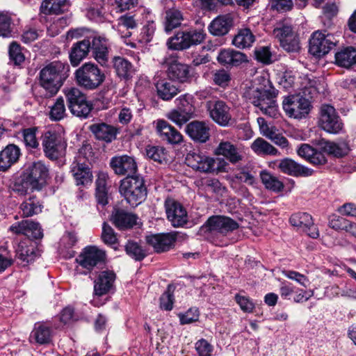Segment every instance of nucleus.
Here are the masks:
<instances>
[{
    "instance_id": "nucleus-15",
    "label": "nucleus",
    "mask_w": 356,
    "mask_h": 356,
    "mask_svg": "<svg viewBox=\"0 0 356 356\" xmlns=\"http://www.w3.org/2000/svg\"><path fill=\"white\" fill-rule=\"evenodd\" d=\"M165 209L168 220L175 227H182L188 222V214L185 208L177 201L168 198L165 201Z\"/></svg>"
},
{
    "instance_id": "nucleus-13",
    "label": "nucleus",
    "mask_w": 356,
    "mask_h": 356,
    "mask_svg": "<svg viewBox=\"0 0 356 356\" xmlns=\"http://www.w3.org/2000/svg\"><path fill=\"white\" fill-rule=\"evenodd\" d=\"M202 227L210 232H216L225 236L237 229L239 225L229 217L214 216L210 217Z\"/></svg>"
},
{
    "instance_id": "nucleus-58",
    "label": "nucleus",
    "mask_w": 356,
    "mask_h": 356,
    "mask_svg": "<svg viewBox=\"0 0 356 356\" xmlns=\"http://www.w3.org/2000/svg\"><path fill=\"white\" fill-rule=\"evenodd\" d=\"M213 80L218 86L225 88L231 81V74L225 70H220L215 72Z\"/></svg>"
},
{
    "instance_id": "nucleus-51",
    "label": "nucleus",
    "mask_w": 356,
    "mask_h": 356,
    "mask_svg": "<svg viewBox=\"0 0 356 356\" xmlns=\"http://www.w3.org/2000/svg\"><path fill=\"white\" fill-rule=\"evenodd\" d=\"M127 254L136 261H142L146 256V252L137 242L129 241L125 245Z\"/></svg>"
},
{
    "instance_id": "nucleus-17",
    "label": "nucleus",
    "mask_w": 356,
    "mask_h": 356,
    "mask_svg": "<svg viewBox=\"0 0 356 356\" xmlns=\"http://www.w3.org/2000/svg\"><path fill=\"white\" fill-rule=\"evenodd\" d=\"M210 117L218 124L227 127L232 121L229 107L222 101L209 102L207 104Z\"/></svg>"
},
{
    "instance_id": "nucleus-10",
    "label": "nucleus",
    "mask_w": 356,
    "mask_h": 356,
    "mask_svg": "<svg viewBox=\"0 0 356 356\" xmlns=\"http://www.w3.org/2000/svg\"><path fill=\"white\" fill-rule=\"evenodd\" d=\"M337 40L332 34L316 31L309 38V52L317 57L325 56L337 45Z\"/></svg>"
},
{
    "instance_id": "nucleus-18",
    "label": "nucleus",
    "mask_w": 356,
    "mask_h": 356,
    "mask_svg": "<svg viewBox=\"0 0 356 356\" xmlns=\"http://www.w3.org/2000/svg\"><path fill=\"white\" fill-rule=\"evenodd\" d=\"M10 230L17 234L25 235L31 239H40L43 237L40 224L31 220L15 222L10 227Z\"/></svg>"
},
{
    "instance_id": "nucleus-9",
    "label": "nucleus",
    "mask_w": 356,
    "mask_h": 356,
    "mask_svg": "<svg viewBox=\"0 0 356 356\" xmlns=\"http://www.w3.org/2000/svg\"><path fill=\"white\" fill-rule=\"evenodd\" d=\"M65 97L72 115L83 119L88 118L93 109V104L87 99L86 95L81 90H66Z\"/></svg>"
},
{
    "instance_id": "nucleus-25",
    "label": "nucleus",
    "mask_w": 356,
    "mask_h": 356,
    "mask_svg": "<svg viewBox=\"0 0 356 356\" xmlns=\"http://www.w3.org/2000/svg\"><path fill=\"white\" fill-rule=\"evenodd\" d=\"M156 129L162 140L170 144H179L183 140L182 135L165 120H157Z\"/></svg>"
},
{
    "instance_id": "nucleus-35",
    "label": "nucleus",
    "mask_w": 356,
    "mask_h": 356,
    "mask_svg": "<svg viewBox=\"0 0 356 356\" xmlns=\"http://www.w3.org/2000/svg\"><path fill=\"white\" fill-rule=\"evenodd\" d=\"M335 63L341 67L348 68L356 64V49L347 47L335 54Z\"/></svg>"
},
{
    "instance_id": "nucleus-40",
    "label": "nucleus",
    "mask_w": 356,
    "mask_h": 356,
    "mask_svg": "<svg viewBox=\"0 0 356 356\" xmlns=\"http://www.w3.org/2000/svg\"><path fill=\"white\" fill-rule=\"evenodd\" d=\"M276 90H253L252 103L260 109L276 101Z\"/></svg>"
},
{
    "instance_id": "nucleus-50",
    "label": "nucleus",
    "mask_w": 356,
    "mask_h": 356,
    "mask_svg": "<svg viewBox=\"0 0 356 356\" xmlns=\"http://www.w3.org/2000/svg\"><path fill=\"white\" fill-rule=\"evenodd\" d=\"M264 135L271 140L276 145L282 147V148L288 146L287 139L281 134L276 132V129L274 127H269L267 124L262 126Z\"/></svg>"
},
{
    "instance_id": "nucleus-53",
    "label": "nucleus",
    "mask_w": 356,
    "mask_h": 356,
    "mask_svg": "<svg viewBox=\"0 0 356 356\" xmlns=\"http://www.w3.org/2000/svg\"><path fill=\"white\" fill-rule=\"evenodd\" d=\"M11 17L7 14L0 13V36L3 38L13 37Z\"/></svg>"
},
{
    "instance_id": "nucleus-3",
    "label": "nucleus",
    "mask_w": 356,
    "mask_h": 356,
    "mask_svg": "<svg viewBox=\"0 0 356 356\" xmlns=\"http://www.w3.org/2000/svg\"><path fill=\"white\" fill-rule=\"evenodd\" d=\"M120 192L130 205H138L147 196V188L143 177L134 175L123 179L120 186Z\"/></svg>"
},
{
    "instance_id": "nucleus-30",
    "label": "nucleus",
    "mask_w": 356,
    "mask_h": 356,
    "mask_svg": "<svg viewBox=\"0 0 356 356\" xmlns=\"http://www.w3.org/2000/svg\"><path fill=\"white\" fill-rule=\"evenodd\" d=\"M297 152L300 157L316 165H322L327 162V159L321 151L314 149L308 144L301 145Z\"/></svg>"
},
{
    "instance_id": "nucleus-33",
    "label": "nucleus",
    "mask_w": 356,
    "mask_h": 356,
    "mask_svg": "<svg viewBox=\"0 0 356 356\" xmlns=\"http://www.w3.org/2000/svg\"><path fill=\"white\" fill-rule=\"evenodd\" d=\"M90 49V43L88 38L75 43L72 47L70 59L73 66H77L80 62L88 55Z\"/></svg>"
},
{
    "instance_id": "nucleus-2",
    "label": "nucleus",
    "mask_w": 356,
    "mask_h": 356,
    "mask_svg": "<svg viewBox=\"0 0 356 356\" xmlns=\"http://www.w3.org/2000/svg\"><path fill=\"white\" fill-rule=\"evenodd\" d=\"M69 65L61 61H53L40 72V83L44 89H60L67 77Z\"/></svg>"
},
{
    "instance_id": "nucleus-61",
    "label": "nucleus",
    "mask_w": 356,
    "mask_h": 356,
    "mask_svg": "<svg viewBox=\"0 0 356 356\" xmlns=\"http://www.w3.org/2000/svg\"><path fill=\"white\" fill-rule=\"evenodd\" d=\"M156 30V24L153 20L147 21L143 26L141 31L142 40L144 42H149L152 40Z\"/></svg>"
},
{
    "instance_id": "nucleus-14",
    "label": "nucleus",
    "mask_w": 356,
    "mask_h": 356,
    "mask_svg": "<svg viewBox=\"0 0 356 356\" xmlns=\"http://www.w3.org/2000/svg\"><path fill=\"white\" fill-rule=\"evenodd\" d=\"M186 163L193 169L202 172H212L216 169L218 172L222 171L220 168H216V162L213 158L200 152L188 153L186 157Z\"/></svg>"
},
{
    "instance_id": "nucleus-44",
    "label": "nucleus",
    "mask_w": 356,
    "mask_h": 356,
    "mask_svg": "<svg viewBox=\"0 0 356 356\" xmlns=\"http://www.w3.org/2000/svg\"><path fill=\"white\" fill-rule=\"evenodd\" d=\"M255 37L251 30L245 28L239 30L232 40V44L240 49L250 47L254 43Z\"/></svg>"
},
{
    "instance_id": "nucleus-1",
    "label": "nucleus",
    "mask_w": 356,
    "mask_h": 356,
    "mask_svg": "<svg viewBox=\"0 0 356 356\" xmlns=\"http://www.w3.org/2000/svg\"><path fill=\"white\" fill-rule=\"evenodd\" d=\"M49 169L40 161L28 165L15 179L13 190L20 195L41 191L47 184Z\"/></svg>"
},
{
    "instance_id": "nucleus-46",
    "label": "nucleus",
    "mask_w": 356,
    "mask_h": 356,
    "mask_svg": "<svg viewBox=\"0 0 356 356\" xmlns=\"http://www.w3.org/2000/svg\"><path fill=\"white\" fill-rule=\"evenodd\" d=\"M252 149L257 154L277 155L278 150L261 138H257L251 145Z\"/></svg>"
},
{
    "instance_id": "nucleus-21",
    "label": "nucleus",
    "mask_w": 356,
    "mask_h": 356,
    "mask_svg": "<svg viewBox=\"0 0 356 356\" xmlns=\"http://www.w3.org/2000/svg\"><path fill=\"white\" fill-rule=\"evenodd\" d=\"M138 217L136 214L122 209H115L111 216V221L119 229H127L136 225Z\"/></svg>"
},
{
    "instance_id": "nucleus-27",
    "label": "nucleus",
    "mask_w": 356,
    "mask_h": 356,
    "mask_svg": "<svg viewBox=\"0 0 356 356\" xmlns=\"http://www.w3.org/2000/svg\"><path fill=\"white\" fill-rule=\"evenodd\" d=\"M278 168L283 173L293 177L310 176L313 173L312 170L289 158L281 160L278 164Z\"/></svg>"
},
{
    "instance_id": "nucleus-32",
    "label": "nucleus",
    "mask_w": 356,
    "mask_h": 356,
    "mask_svg": "<svg viewBox=\"0 0 356 356\" xmlns=\"http://www.w3.org/2000/svg\"><path fill=\"white\" fill-rule=\"evenodd\" d=\"M90 130L98 140L111 143L116 138L117 129L106 123L94 124L90 126Z\"/></svg>"
},
{
    "instance_id": "nucleus-56",
    "label": "nucleus",
    "mask_w": 356,
    "mask_h": 356,
    "mask_svg": "<svg viewBox=\"0 0 356 356\" xmlns=\"http://www.w3.org/2000/svg\"><path fill=\"white\" fill-rule=\"evenodd\" d=\"M102 239L107 245H113L117 242V236L113 229L105 222L102 225Z\"/></svg>"
},
{
    "instance_id": "nucleus-60",
    "label": "nucleus",
    "mask_w": 356,
    "mask_h": 356,
    "mask_svg": "<svg viewBox=\"0 0 356 356\" xmlns=\"http://www.w3.org/2000/svg\"><path fill=\"white\" fill-rule=\"evenodd\" d=\"M179 317L182 325L192 323L198 320L199 312L197 308H191L186 313L179 314Z\"/></svg>"
},
{
    "instance_id": "nucleus-31",
    "label": "nucleus",
    "mask_w": 356,
    "mask_h": 356,
    "mask_svg": "<svg viewBox=\"0 0 356 356\" xmlns=\"http://www.w3.org/2000/svg\"><path fill=\"white\" fill-rule=\"evenodd\" d=\"M216 154L222 155L233 164L242 160L243 154L241 151L230 142H221L216 148Z\"/></svg>"
},
{
    "instance_id": "nucleus-63",
    "label": "nucleus",
    "mask_w": 356,
    "mask_h": 356,
    "mask_svg": "<svg viewBox=\"0 0 356 356\" xmlns=\"http://www.w3.org/2000/svg\"><path fill=\"white\" fill-rule=\"evenodd\" d=\"M174 297L168 289L160 297V308L165 311H170L172 309Z\"/></svg>"
},
{
    "instance_id": "nucleus-48",
    "label": "nucleus",
    "mask_w": 356,
    "mask_h": 356,
    "mask_svg": "<svg viewBox=\"0 0 356 356\" xmlns=\"http://www.w3.org/2000/svg\"><path fill=\"white\" fill-rule=\"evenodd\" d=\"M290 223L293 227H297L303 231L313 224V219L311 215L307 213H296L293 214L290 218Z\"/></svg>"
},
{
    "instance_id": "nucleus-62",
    "label": "nucleus",
    "mask_w": 356,
    "mask_h": 356,
    "mask_svg": "<svg viewBox=\"0 0 356 356\" xmlns=\"http://www.w3.org/2000/svg\"><path fill=\"white\" fill-rule=\"evenodd\" d=\"M255 56L259 61L264 64H270L273 62L272 54L268 47H262L255 50Z\"/></svg>"
},
{
    "instance_id": "nucleus-55",
    "label": "nucleus",
    "mask_w": 356,
    "mask_h": 356,
    "mask_svg": "<svg viewBox=\"0 0 356 356\" xmlns=\"http://www.w3.org/2000/svg\"><path fill=\"white\" fill-rule=\"evenodd\" d=\"M9 56L15 65H20L24 61L25 57L22 53V50L19 44L13 42L9 46Z\"/></svg>"
},
{
    "instance_id": "nucleus-11",
    "label": "nucleus",
    "mask_w": 356,
    "mask_h": 356,
    "mask_svg": "<svg viewBox=\"0 0 356 356\" xmlns=\"http://www.w3.org/2000/svg\"><path fill=\"white\" fill-rule=\"evenodd\" d=\"M318 124L325 131L334 134H339L343 127L336 109L328 104H323L320 107Z\"/></svg>"
},
{
    "instance_id": "nucleus-6",
    "label": "nucleus",
    "mask_w": 356,
    "mask_h": 356,
    "mask_svg": "<svg viewBox=\"0 0 356 356\" xmlns=\"http://www.w3.org/2000/svg\"><path fill=\"white\" fill-rule=\"evenodd\" d=\"M207 34L203 29H191L177 33L168 40V48L173 50H184L191 46L201 44L206 39Z\"/></svg>"
},
{
    "instance_id": "nucleus-34",
    "label": "nucleus",
    "mask_w": 356,
    "mask_h": 356,
    "mask_svg": "<svg viewBox=\"0 0 356 356\" xmlns=\"http://www.w3.org/2000/svg\"><path fill=\"white\" fill-rule=\"evenodd\" d=\"M318 145L322 151L337 158L347 155L350 150L348 144L346 143H335L322 139L319 141Z\"/></svg>"
},
{
    "instance_id": "nucleus-23",
    "label": "nucleus",
    "mask_w": 356,
    "mask_h": 356,
    "mask_svg": "<svg viewBox=\"0 0 356 356\" xmlns=\"http://www.w3.org/2000/svg\"><path fill=\"white\" fill-rule=\"evenodd\" d=\"M146 241L156 252H163L169 250L174 245L176 234L170 233L153 234L147 236Z\"/></svg>"
},
{
    "instance_id": "nucleus-29",
    "label": "nucleus",
    "mask_w": 356,
    "mask_h": 356,
    "mask_svg": "<svg viewBox=\"0 0 356 356\" xmlns=\"http://www.w3.org/2000/svg\"><path fill=\"white\" fill-rule=\"evenodd\" d=\"M20 156L19 148L13 144L7 145L0 152V170L6 171L16 163Z\"/></svg>"
},
{
    "instance_id": "nucleus-64",
    "label": "nucleus",
    "mask_w": 356,
    "mask_h": 356,
    "mask_svg": "<svg viewBox=\"0 0 356 356\" xmlns=\"http://www.w3.org/2000/svg\"><path fill=\"white\" fill-rule=\"evenodd\" d=\"M283 274L287 278L295 280L304 287H307L309 284L307 277L298 272L294 270H284Z\"/></svg>"
},
{
    "instance_id": "nucleus-38",
    "label": "nucleus",
    "mask_w": 356,
    "mask_h": 356,
    "mask_svg": "<svg viewBox=\"0 0 356 356\" xmlns=\"http://www.w3.org/2000/svg\"><path fill=\"white\" fill-rule=\"evenodd\" d=\"M31 337L39 344H47L51 342L52 338L51 327L45 323H36Z\"/></svg>"
},
{
    "instance_id": "nucleus-54",
    "label": "nucleus",
    "mask_w": 356,
    "mask_h": 356,
    "mask_svg": "<svg viewBox=\"0 0 356 356\" xmlns=\"http://www.w3.org/2000/svg\"><path fill=\"white\" fill-rule=\"evenodd\" d=\"M146 155L159 163L165 160V149L159 146L148 145L146 147Z\"/></svg>"
},
{
    "instance_id": "nucleus-20",
    "label": "nucleus",
    "mask_w": 356,
    "mask_h": 356,
    "mask_svg": "<svg viewBox=\"0 0 356 356\" xmlns=\"http://www.w3.org/2000/svg\"><path fill=\"white\" fill-rule=\"evenodd\" d=\"M217 60L223 65L238 67L248 62L246 54L232 49H224L219 52Z\"/></svg>"
},
{
    "instance_id": "nucleus-49",
    "label": "nucleus",
    "mask_w": 356,
    "mask_h": 356,
    "mask_svg": "<svg viewBox=\"0 0 356 356\" xmlns=\"http://www.w3.org/2000/svg\"><path fill=\"white\" fill-rule=\"evenodd\" d=\"M167 118L173 122L177 126L181 127L187 122L191 118L190 111L186 109L179 108L170 111L167 115Z\"/></svg>"
},
{
    "instance_id": "nucleus-7",
    "label": "nucleus",
    "mask_w": 356,
    "mask_h": 356,
    "mask_svg": "<svg viewBox=\"0 0 356 356\" xmlns=\"http://www.w3.org/2000/svg\"><path fill=\"white\" fill-rule=\"evenodd\" d=\"M282 106L286 115L295 119L306 118L312 108L310 100L300 93L285 97Z\"/></svg>"
},
{
    "instance_id": "nucleus-16",
    "label": "nucleus",
    "mask_w": 356,
    "mask_h": 356,
    "mask_svg": "<svg viewBox=\"0 0 356 356\" xmlns=\"http://www.w3.org/2000/svg\"><path fill=\"white\" fill-rule=\"evenodd\" d=\"M110 166L116 175L127 177L135 175L138 169L134 158L127 154L112 157Z\"/></svg>"
},
{
    "instance_id": "nucleus-39",
    "label": "nucleus",
    "mask_w": 356,
    "mask_h": 356,
    "mask_svg": "<svg viewBox=\"0 0 356 356\" xmlns=\"http://www.w3.org/2000/svg\"><path fill=\"white\" fill-rule=\"evenodd\" d=\"M184 17L180 10L176 8L168 9L165 13L164 30L167 33L181 26Z\"/></svg>"
},
{
    "instance_id": "nucleus-12",
    "label": "nucleus",
    "mask_w": 356,
    "mask_h": 356,
    "mask_svg": "<svg viewBox=\"0 0 356 356\" xmlns=\"http://www.w3.org/2000/svg\"><path fill=\"white\" fill-rule=\"evenodd\" d=\"M76 79L80 86L94 89L102 84L105 76L97 65L88 63L76 70Z\"/></svg>"
},
{
    "instance_id": "nucleus-28",
    "label": "nucleus",
    "mask_w": 356,
    "mask_h": 356,
    "mask_svg": "<svg viewBox=\"0 0 356 356\" xmlns=\"http://www.w3.org/2000/svg\"><path fill=\"white\" fill-rule=\"evenodd\" d=\"M232 24V19L229 16L220 15L211 21L208 29L213 35L223 36L229 33Z\"/></svg>"
},
{
    "instance_id": "nucleus-59",
    "label": "nucleus",
    "mask_w": 356,
    "mask_h": 356,
    "mask_svg": "<svg viewBox=\"0 0 356 356\" xmlns=\"http://www.w3.org/2000/svg\"><path fill=\"white\" fill-rule=\"evenodd\" d=\"M195 348L198 356H211L213 352V346L204 339L198 340Z\"/></svg>"
},
{
    "instance_id": "nucleus-26",
    "label": "nucleus",
    "mask_w": 356,
    "mask_h": 356,
    "mask_svg": "<svg viewBox=\"0 0 356 356\" xmlns=\"http://www.w3.org/2000/svg\"><path fill=\"white\" fill-rule=\"evenodd\" d=\"M98 276L94 281V292L95 295L102 296L107 293L112 288L115 280V274L112 270L98 271Z\"/></svg>"
},
{
    "instance_id": "nucleus-57",
    "label": "nucleus",
    "mask_w": 356,
    "mask_h": 356,
    "mask_svg": "<svg viewBox=\"0 0 356 356\" xmlns=\"http://www.w3.org/2000/svg\"><path fill=\"white\" fill-rule=\"evenodd\" d=\"M348 220L341 216L332 214L329 217L328 226L337 231L345 230V229H347L346 224H348Z\"/></svg>"
},
{
    "instance_id": "nucleus-22",
    "label": "nucleus",
    "mask_w": 356,
    "mask_h": 356,
    "mask_svg": "<svg viewBox=\"0 0 356 356\" xmlns=\"http://www.w3.org/2000/svg\"><path fill=\"white\" fill-rule=\"evenodd\" d=\"M70 172L76 185H87L92 182V174L87 164L81 162V158L76 159L70 166Z\"/></svg>"
},
{
    "instance_id": "nucleus-37",
    "label": "nucleus",
    "mask_w": 356,
    "mask_h": 356,
    "mask_svg": "<svg viewBox=\"0 0 356 356\" xmlns=\"http://www.w3.org/2000/svg\"><path fill=\"white\" fill-rule=\"evenodd\" d=\"M39 256L38 251L32 245H28L25 242L19 243L16 249V257L23 265L33 261Z\"/></svg>"
},
{
    "instance_id": "nucleus-42",
    "label": "nucleus",
    "mask_w": 356,
    "mask_h": 356,
    "mask_svg": "<svg viewBox=\"0 0 356 356\" xmlns=\"http://www.w3.org/2000/svg\"><path fill=\"white\" fill-rule=\"evenodd\" d=\"M20 209L24 217H30L41 213L42 204L35 195H32L22 202Z\"/></svg>"
},
{
    "instance_id": "nucleus-19",
    "label": "nucleus",
    "mask_w": 356,
    "mask_h": 356,
    "mask_svg": "<svg viewBox=\"0 0 356 356\" xmlns=\"http://www.w3.org/2000/svg\"><path fill=\"white\" fill-rule=\"evenodd\" d=\"M90 49L95 59L103 67L108 66V50L107 43L104 38L90 36Z\"/></svg>"
},
{
    "instance_id": "nucleus-4",
    "label": "nucleus",
    "mask_w": 356,
    "mask_h": 356,
    "mask_svg": "<svg viewBox=\"0 0 356 356\" xmlns=\"http://www.w3.org/2000/svg\"><path fill=\"white\" fill-rule=\"evenodd\" d=\"M76 263L82 268L86 269L84 275L92 273L97 274V270H102L106 264V253L104 250L96 246L86 247L76 258Z\"/></svg>"
},
{
    "instance_id": "nucleus-47",
    "label": "nucleus",
    "mask_w": 356,
    "mask_h": 356,
    "mask_svg": "<svg viewBox=\"0 0 356 356\" xmlns=\"http://www.w3.org/2000/svg\"><path fill=\"white\" fill-rule=\"evenodd\" d=\"M168 72L170 79L181 83L186 81L189 75L188 65L182 63L171 66L170 70Z\"/></svg>"
},
{
    "instance_id": "nucleus-24",
    "label": "nucleus",
    "mask_w": 356,
    "mask_h": 356,
    "mask_svg": "<svg viewBox=\"0 0 356 356\" xmlns=\"http://www.w3.org/2000/svg\"><path fill=\"white\" fill-rule=\"evenodd\" d=\"M209 126L201 121H193L186 127V132L195 142L206 143L210 137Z\"/></svg>"
},
{
    "instance_id": "nucleus-8",
    "label": "nucleus",
    "mask_w": 356,
    "mask_h": 356,
    "mask_svg": "<svg viewBox=\"0 0 356 356\" xmlns=\"http://www.w3.org/2000/svg\"><path fill=\"white\" fill-rule=\"evenodd\" d=\"M42 145L44 155L51 160H56L65 155L67 143L56 131H48L42 136Z\"/></svg>"
},
{
    "instance_id": "nucleus-41",
    "label": "nucleus",
    "mask_w": 356,
    "mask_h": 356,
    "mask_svg": "<svg viewBox=\"0 0 356 356\" xmlns=\"http://www.w3.org/2000/svg\"><path fill=\"white\" fill-rule=\"evenodd\" d=\"M68 6L67 0H44L40 6V12L44 15H59Z\"/></svg>"
},
{
    "instance_id": "nucleus-52",
    "label": "nucleus",
    "mask_w": 356,
    "mask_h": 356,
    "mask_svg": "<svg viewBox=\"0 0 356 356\" xmlns=\"http://www.w3.org/2000/svg\"><path fill=\"white\" fill-rule=\"evenodd\" d=\"M66 115L65 102L62 97L57 98L56 102L51 107L49 118L53 121H60Z\"/></svg>"
},
{
    "instance_id": "nucleus-5",
    "label": "nucleus",
    "mask_w": 356,
    "mask_h": 356,
    "mask_svg": "<svg viewBox=\"0 0 356 356\" xmlns=\"http://www.w3.org/2000/svg\"><path fill=\"white\" fill-rule=\"evenodd\" d=\"M273 35L277 39L280 46L288 52L299 51L300 42L296 33L293 31L291 23L287 20H280L276 23Z\"/></svg>"
},
{
    "instance_id": "nucleus-45",
    "label": "nucleus",
    "mask_w": 356,
    "mask_h": 356,
    "mask_svg": "<svg viewBox=\"0 0 356 356\" xmlns=\"http://www.w3.org/2000/svg\"><path fill=\"white\" fill-rule=\"evenodd\" d=\"M261 182L266 188L273 192H280L284 188V184L279 179L270 172L263 170L260 172Z\"/></svg>"
},
{
    "instance_id": "nucleus-43",
    "label": "nucleus",
    "mask_w": 356,
    "mask_h": 356,
    "mask_svg": "<svg viewBox=\"0 0 356 356\" xmlns=\"http://www.w3.org/2000/svg\"><path fill=\"white\" fill-rule=\"evenodd\" d=\"M113 65L117 75L125 80H128L132 74L133 69L131 63L125 58L115 56L113 58Z\"/></svg>"
},
{
    "instance_id": "nucleus-36",
    "label": "nucleus",
    "mask_w": 356,
    "mask_h": 356,
    "mask_svg": "<svg viewBox=\"0 0 356 356\" xmlns=\"http://www.w3.org/2000/svg\"><path fill=\"white\" fill-rule=\"evenodd\" d=\"M108 175L101 172L97 175L95 181V197L98 204L105 206L108 204V188H107Z\"/></svg>"
}]
</instances>
